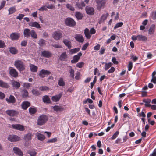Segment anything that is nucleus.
<instances>
[{
  "instance_id": "obj_46",
  "label": "nucleus",
  "mask_w": 156,
  "mask_h": 156,
  "mask_svg": "<svg viewBox=\"0 0 156 156\" xmlns=\"http://www.w3.org/2000/svg\"><path fill=\"white\" fill-rule=\"evenodd\" d=\"M58 84L60 86H64L65 85V83L62 78H60L58 80Z\"/></svg>"
},
{
  "instance_id": "obj_54",
  "label": "nucleus",
  "mask_w": 156,
  "mask_h": 156,
  "mask_svg": "<svg viewBox=\"0 0 156 156\" xmlns=\"http://www.w3.org/2000/svg\"><path fill=\"white\" fill-rule=\"evenodd\" d=\"M66 7L68 9L72 11H73L75 10L74 8L69 4H67Z\"/></svg>"
},
{
  "instance_id": "obj_29",
  "label": "nucleus",
  "mask_w": 156,
  "mask_h": 156,
  "mask_svg": "<svg viewBox=\"0 0 156 156\" xmlns=\"http://www.w3.org/2000/svg\"><path fill=\"white\" fill-rule=\"evenodd\" d=\"M21 92L23 98H25L28 97L29 93L26 90L23 89L22 90Z\"/></svg>"
},
{
  "instance_id": "obj_21",
  "label": "nucleus",
  "mask_w": 156,
  "mask_h": 156,
  "mask_svg": "<svg viewBox=\"0 0 156 156\" xmlns=\"http://www.w3.org/2000/svg\"><path fill=\"white\" fill-rule=\"evenodd\" d=\"M51 53L48 51H42L41 55L43 57L49 58L51 57Z\"/></svg>"
},
{
  "instance_id": "obj_5",
  "label": "nucleus",
  "mask_w": 156,
  "mask_h": 156,
  "mask_svg": "<svg viewBox=\"0 0 156 156\" xmlns=\"http://www.w3.org/2000/svg\"><path fill=\"white\" fill-rule=\"evenodd\" d=\"M51 74V72L47 70L42 69L39 72L38 75L41 78H44L46 75H49Z\"/></svg>"
},
{
  "instance_id": "obj_7",
  "label": "nucleus",
  "mask_w": 156,
  "mask_h": 156,
  "mask_svg": "<svg viewBox=\"0 0 156 156\" xmlns=\"http://www.w3.org/2000/svg\"><path fill=\"white\" fill-rule=\"evenodd\" d=\"M74 38L79 43H83L84 41V38L82 35L80 34H76L75 35Z\"/></svg>"
},
{
  "instance_id": "obj_34",
  "label": "nucleus",
  "mask_w": 156,
  "mask_h": 156,
  "mask_svg": "<svg viewBox=\"0 0 156 156\" xmlns=\"http://www.w3.org/2000/svg\"><path fill=\"white\" fill-rule=\"evenodd\" d=\"M30 113L32 115L34 114L37 111L36 108L34 107H30L29 108Z\"/></svg>"
},
{
  "instance_id": "obj_57",
  "label": "nucleus",
  "mask_w": 156,
  "mask_h": 156,
  "mask_svg": "<svg viewBox=\"0 0 156 156\" xmlns=\"http://www.w3.org/2000/svg\"><path fill=\"white\" fill-rule=\"evenodd\" d=\"M29 154L31 156H35L36 153L35 151L32 150L29 151Z\"/></svg>"
},
{
  "instance_id": "obj_39",
  "label": "nucleus",
  "mask_w": 156,
  "mask_h": 156,
  "mask_svg": "<svg viewBox=\"0 0 156 156\" xmlns=\"http://www.w3.org/2000/svg\"><path fill=\"white\" fill-rule=\"evenodd\" d=\"M143 101L145 103V107H149L151 106V105L149 104L151 101L150 99H144L143 100Z\"/></svg>"
},
{
  "instance_id": "obj_11",
  "label": "nucleus",
  "mask_w": 156,
  "mask_h": 156,
  "mask_svg": "<svg viewBox=\"0 0 156 156\" xmlns=\"http://www.w3.org/2000/svg\"><path fill=\"white\" fill-rule=\"evenodd\" d=\"M9 73L10 75L13 77H16L18 76V72L13 68H11L9 69Z\"/></svg>"
},
{
  "instance_id": "obj_9",
  "label": "nucleus",
  "mask_w": 156,
  "mask_h": 156,
  "mask_svg": "<svg viewBox=\"0 0 156 156\" xmlns=\"http://www.w3.org/2000/svg\"><path fill=\"white\" fill-rule=\"evenodd\" d=\"M6 113L11 116H17L18 112L17 111L13 110H8L6 111Z\"/></svg>"
},
{
  "instance_id": "obj_51",
  "label": "nucleus",
  "mask_w": 156,
  "mask_h": 156,
  "mask_svg": "<svg viewBox=\"0 0 156 156\" xmlns=\"http://www.w3.org/2000/svg\"><path fill=\"white\" fill-rule=\"evenodd\" d=\"M112 66V63L111 62L108 63H106L105 69V70H107Z\"/></svg>"
},
{
  "instance_id": "obj_3",
  "label": "nucleus",
  "mask_w": 156,
  "mask_h": 156,
  "mask_svg": "<svg viewBox=\"0 0 156 156\" xmlns=\"http://www.w3.org/2000/svg\"><path fill=\"white\" fill-rule=\"evenodd\" d=\"M14 65L20 71H23L25 69V65L23 62L21 60L16 61L14 62Z\"/></svg>"
},
{
  "instance_id": "obj_8",
  "label": "nucleus",
  "mask_w": 156,
  "mask_h": 156,
  "mask_svg": "<svg viewBox=\"0 0 156 156\" xmlns=\"http://www.w3.org/2000/svg\"><path fill=\"white\" fill-rule=\"evenodd\" d=\"M8 139L11 142H16L20 140V137L16 135H10Z\"/></svg>"
},
{
  "instance_id": "obj_22",
  "label": "nucleus",
  "mask_w": 156,
  "mask_h": 156,
  "mask_svg": "<svg viewBox=\"0 0 156 156\" xmlns=\"http://www.w3.org/2000/svg\"><path fill=\"white\" fill-rule=\"evenodd\" d=\"M29 25L31 27H34L37 28H40V24L37 22H31L29 23Z\"/></svg>"
},
{
  "instance_id": "obj_24",
  "label": "nucleus",
  "mask_w": 156,
  "mask_h": 156,
  "mask_svg": "<svg viewBox=\"0 0 156 156\" xmlns=\"http://www.w3.org/2000/svg\"><path fill=\"white\" fill-rule=\"evenodd\" d=\"M30 68L31 71L32 72H36L37 71L38 67L34 64H30Z\"/></svg>"
},
{
  "instance_id": "obj_45",
  "label": "nucleus",
  "mask_w": 156,
  "mask_h": 156,
  "mask_svg": "<svg viewBox=\"0 0 156 156\" xmlns=\"http://www.w3.org/2000/svg\"><path fill=\"white\" fill-rule=\"evenodd\" d=\"M38 44L41 46L45 45V40L42 39H40L38 41Z\"/></svg>"
},
{
  "instance_id": "obj_25",
  "label": "nucleus",
  "mask_w": 156,
  "mask_h": 156,
  "mask_svg": "<svg viewBox=\"0 0 156 156\" xmlns=\"http://www.w3.org/2000/svg\"><path fill=\"white\" fill-rule=\"evenodd\" d=\"M9 86L8 83L0 80V87L7 88H9Z\"/></svg>"
},
{
  "instance_id": "obj_52",
  "label": "nucleus",
  "mask_w": 156,
  "mask_h": 156,
  "mask_svg": "<svg viewBox=\"0 0 156 156\" xmlns=\"http://www.w3.org/2000/svg\"><path fill=\"white\" fill-rule=\"evenodd\" d=\"M119 133V131H117L111 137V138L112 140H114L115 139Z\"/></svg>"
},
{
  "instance_id": "obj_17",
  "label": "nucleus",
  "mask_w": 156,
  "mask_h": 156,
  "mask_svg": "<svg viewBox=\"0 0 156 156\" xmlns=\"http://www.w3.org/2000/svg\"><path fill=\"white\" fill-rule=\"evenodd\" d=\"M30 103L28 101H25L22 103L21 106L23 109L26 110L30 106Z\"/></svg>"
},
{
  "instance_id": "obj_6",
  "label": "nucleus",
  "mask_w": 156,
  "mask_h": 156,
  "mask_svg": "<svg viewBox=\"0 0 156 156\" xmlns=\"http://www.w3.org/2000/svg\"><path fill=\"white\" fill-rule=\"evenodd\" d=\"M95 30H84L85 36L88 39L90 38L91 35L95 34Z\"/></svg>"
},
{
  "instance_id": "obj_10",
  "label": "nucleus",
  "mask_w": 156,
  "mask_h": 156,
  "mask_svg": "<svg viewBox=\"0 0 156 156\" xmlns=\"http://www.w3.org/2000/svg\"><path fill=\"white\" fill-rule=\"evenodd\" d=\"M12 127L14 129L21 131H23L25 129L24 126L20 124H13L12 125Z\"/></svg>"
},
{
  "instance_id": "obj_64",
  "label": "nucleus",
  "mask_w": 156,
  "mask_h": 156,
  "mask_svg": "<svg viewBox=\"0 0 156 156\" xmlns=\"http://www.w3.org/2000/svg\"><path fill=\"white\" fill-rule=\"evenodd\" d=\"M152 17L153 20L156 19V11L152 13Z\"/></svg>"
},
{
  "instance_id": "obj_4",
  "label": "nucleus",
  "mask_w": 156,
  "mask_h": 156,
  "mask_svg": "<svg viewBox=\"0 0 156 156\" xmlns=\"http://www.w3.org/2000/svg\"><path fill=\"white\" fill-rule=\"evenodd\" d=\"M65 22L66 25L69 27H74L76 24L75 21L71 18L69 17L66 18L65 20Z\"/></svg>"
},
{
  "instance_id": "obj_35",
  "label": "nucleus",
  "mask_w": 156,
  "mask_h": 156,
  "mask_svg": "<svg viewBox=\"0 0 156 156\" xmlns=\"http://www.w3.org/2000/svg\"><path fill=\"white\" fill-rule=\"evenodd\" d=\"M76 5L77 7L80 9H82L83 7H84L86 6L83 2H81L80 3H76Z\"/></svg>"
},
{
  "instance_id": "obj_37",
  "label": "nucleus",
  "mask_w": 156,
  "mask_h": 156,
  "mask_svg": "<svg viewBox=\"0 0 156 156\" xmlns=\"http://www.w3.org/2000/svg\"><path fill=\"white\" fill-rule=\"evenodd\" d=\"M80 49L79 48H76L71 49L69 50V53L70 54H73L78 52Z\"/></svg>"
},
{
  "instance_id": "obj_26",
  "label": "nucleus",
  "mask_w": 156,
  "mask_h": 156,
  "mask_svg": "<svg viewBox=\"0 0 156 156\" xmlns=\"http://www.w3.org/2000/svg\"><path fill=\"white\" fill-rule=\"evenodd\" d=\"M36 136L37 137V139L40 141H43L45 138V136L40 133H37L35 134Z\"/></svg>"
},
{
  "instance_id": "obj_50",
  "label": "nucleus",
  "mask_w": 156,
  "mask_h": 156,
  "mask_svg": "<svg viewBox=\"0 0 156 156\" xmlns=\"http://www.w3.org/2000/svg\"><path fill=\"white\" fill-rule=\"evenodd\" d=\"M57 141V139L56 137H55L52 139H51L48 140V143H55Z\"/></svg>"
},
{
  "instance_id": "obj_47",
  "label": "nucleus",
  "mask_w": 156,
  "mask_h": 156,
  "mask_svg": "<svg viewBox=\"0 0 156 156\" xmlns=\"http://www.w3.org/2000/svg\"><path fill=\"white\" fill-rule=\"evenodd\" d=\"M39 89L40 90L44 91L48 90L49 88L46 86H42L39 87Z\"/></svg>"
},
{
  "instance_id": "obj_2",
  "label": "nucleus",
  "mask_w": 156,
  "mask_h": 156,
  "mask_svg": "<svg viewBox=\"0 0 156 156\" xmlns=\"http://www.w3.org/2000/svg\"><path fill=\"white\" fill-rule=\"evenodd\" d=\"M24 36L27 37H30V35L31 37L34 38H37V35L35 31L32 30H24Z\"/></svg>"
},
{
  "instance_id": "obj_38",
  "label": "nucleus",
  "mask_w": 156,
  "mask_h": 156,
  "mask_svg": "<svg viewBox=\"0 0 156 156\" xmlns=\"http://www.w3.org/2000/svg\"><path fill=\"white\" fill-rule=\"evenodd\" d=\"M156 74V72L155 71L153 72L152 74V78L151 80V82L154 84L156 83V76H155Z\"/></svg>"
},
{
  "instance_id": "obj_55",
  "label": "nucleus",
  "mask_w": 156,
  "mask_h": 156,
  "mask_svg": "<svg viewBox=\"0 0 156 156\" xmlns=\"http://www.w3.org/2000/svg\"><path fill=\"white\" fill-rule=\"evenodd\" d=\"M132 67H133L132 62L131 61L129 62V63L128 65V70L129 71H130L131 70V69L132 68Z\"/></svg>"
},
{
  "instance_id": "obj_20",
  "label": "nucleus",
  "mask_w": 156,
  "mask_h": 156,
  "mask_svg": "<svg viewBox=\"0 0 156 156\" xmlns=\"http://www.w3.org/2000/svg\"><path fill=\"white\" fill-rule=\"evenodd\" d=\"M63 42L65 45L69 49H70L71 48V42L70 41L67 39H65L63 40Z\"/></svg>"
},
{
  "instance_id": "obj_42",
  "label": "nucleus",
  "mask_w": 156,
  "mask_h": 156,
  "mask_svg": "<svg viewBox=\"0 0 156 156\" xmlns=\"http://www.w3.org/2000/svg\"><path fill=\"white\" fill-rule=\"evenodd\" d=\"M9 51L11 53L13 54H15L17 53L18 51L14 47H11L9 48Z\"/></svg>"
},
{
  "instance_id": "obj_41",
  "label": "nucleus",
  "mask_w": 156,
  "mask_h": 156,
  "mask_svg": "<svg viewBox=\"0 0 156 156\" xmlns=\"http://www.w3.org/2000/svg\"><path fill=\"white\" fill-rule=\"evenodd\" d=\"M80 58L79 56L75 55L73 56V59L71 60L72 63H76L78 62Z\"/></svg>"
},
{
  "instance_id": "obj_60",
  "label": "nucleus",
  "mask_w": 156,
  "mask_h": 156,
  "mask_svg": "<svg viewBox=\"0 0 156 156\" xmlns=\"http://www.w3.org/2000/svg\"><path fill=\"white\" fill-rule=\"evenodd\" d=\"M112 61L115 64H117L118 63V61L116 60V58L115 57H113L112 59Z\"/></svg>"
},
{
  "instance_id": "obj_63",
  "label": "nucleus",
  "mask_w": 156,
  "mask_h": 156,
  "mask_svg": "<svg viewBox=\"0 0 156 156\" xmlns=\"http://www.w3.org/2000/svg\"><path fill=\"white\" fill-rule=\"evenodd\" d=\"M6 3V1H3L1 3V5L0 6V10L3 8Z\"/></svg>"
},
{
  "instance_id": "obj_16",
  "label": "nucleus",
  "mask_w": 156,
  "mask_h": 156,
  "mask_svg": "<svg viewBox=\"0 0 156 156\" xmlns=\"http://www.w3.org/2000/svg\"><path fill=\"white\" fill-rule=\"evenodd\" d=\"M98 6L100 8H104L105 4V2L103 0H95Z\"/></svg>"
},
{
  "instance_id": "obj_32",
  "label": "nucleus",
  "mask_w": 156,
  "mask_h": 156,
  "mask_svg": "<svg viewBox=\"0 0 156 156\" xmlns=\"http://www.w3.org/2000/svg\"><path fill=\"white\" fill-rule=\"evenodd\" d=\"M42 99L43 100V101L44 103H51V101L50 99L48 96L45 95L43 96L42 98Z\"/></svg>"
},
{
  "instance_id": "obj_61",
  "label": "nucleus",
  "mask_w": 156,
  "mask_h": 156,
  "mask_svg": "<svg viewBox=\"0 0 156 156\" xmlns=\"http://www.w3.org/2000/svg\"><path fill=\"white\" fill-rule=\"evenodd\" d=\"M89 45V43H86L84 45H83V46L82 50H85L86 48H87V47Z\"/></svg>"
},
{
  "instance_id": "obj_33",
  "label": "nucleus",
  "mask_w": 156,
  "mask_h": 156,
  "mask_svg": "<svg viewBox=\"0 0 156 156\" xmlns=\"http://www.w3.org/2000/svg\"><path fill=\"white\" fill-rule=\"evenodd\" d=\"M53 110L56 112H61L63 110V108L61 106L55 105L53 107Z\"/></svg>"
},
{
  "instance_id": "obj_56",
  "label": "nucleus",
  "mask_w": 156,
  "mask_h": 156,
  "mask_svg": "<svg viewBox=\"0 0 156 156\" xmlns=\"http://www.w3.org/2000/svg\"><path fill=\"white\" fill-rule=\"evenodd\" d=\"M24 16V15L23 14H20L16 17V19L20 20H21L23 17Z\"/></svg>"
},
{
  "instance_id": "obj_14",
  "label": "nucleus",
  "mask_w": 156,
  "mask_h": 156,
  "mask_svg": "<svg viewBox=\"0 0 156 156\" xmlns=\"http://www.w3.org/2000/svg\"><path fill=\"white\" fill-rule=\"evenodd\" d=\"M6 100L9 103H14L16 101V100L14 97L12 95H10L9 97L6 98Z\"/></svg>"
},
{
  "instance_id": "obj_31",
  "label": "nucleus",
  "mask_w": 156,
  "mask_h": 156,
  "mask_svg": "<svg viewBox=\"0 0 156 156\" xmlns=\"http://www.w3.org/2000/svg\"><path fill=\"white\" fill-rule=\"evenodd\" d=\"M67 58V55L66 52L62 53L60 55L59 59L61 61H65Z\"/></svg>"
},
{
  "instance_id": "obj_36",
  "label": "nucleus",
  "mask_w": 156,
  "mask_h": 156,
  "mask_svg": "<svg viewBox=\"0 0 156 156\" xmlns=\"http://www.w3.org/2000/svg\"><path fill=\"white\" fill-rule=\"evenodd\" d=\"M147 39V38L145 36L142 35H138V40L142 41H146Z\"/></svg>"
},
{
  "instance_id": "obj_44",
  "label": "nucleus",
  "mask_w": 156,
  "mask_h": 156,
  "mask_svg": "<svg viewBox=\"0 0 156 156\" xmlns=\"http://www.w3.org/2000/svg\"><path fill=\"white\" fill-rule=\"evenodd\" d=\"M124 120H129V119H131V117L130 115L127 113H125L123 115Z\"/></svg>"
},
{
  "instance_id": "obj_15",
  "label": "nucleus",
  "mask_w": 156,
  "mask_h": 156,
  "mask_svg": "<svg viewBox=\"0 0 156 156\" xmlns=\"http://www.w3.org/2000/svg\"><path fill=\"white\" fill-rule=\"evenodd\" d=\"M62 96V94L61 93H59L58 94L52 96L51 99L54 102H58L59 100Z\"/></svg>"
},
{
  "instance_id": "obj_19",
  "label": "nucleus",
  "mask_w": 156,
  "mask_h": 156,
  "mask_svg": "<svg viewBox=\"0 0 156 156\" xmlns=\"http://www.w3.org/2000/svg\"><path fill=\"white\" fill-rule=\"evenodd\" d=\"M13 150L14 153L19 156H23V153L19 148L17 147H14L13 149Z\"/></svg>"
},
{
  "instance_id": "obj_40",
  "label": "nucleus",
  "mask_w": 156,
  "mask_h": 156,
  "mask_svg": "<svg viewBox=\"0 0 156 156\" xmlns=\"http://www.w3.org/2000/svg\"><path fill=\"white\" fill-rule=\"evenodd\" d=\"M32 92L33 94L35 96H38L41 94V93L36 89H33Z\"/></svg>"
},
{
  "instance_id": "obj_13",
  "label": "nucleus",
  "mask_w": 156,
  "mask_h": 156,
  "mask_svg": "<svg viewBox=\"0 0 156 156\" xmlns=\"http://www.w3.org/2000/svg\"><path fill=\"white\" fill-rule=\"evenodd\" d=\"M85 10L87 13L89 15H93L94 12V9L91 7L87 6L86 7Z\"/></svg>"
},
{
  "instance_id": "obj_1",
  "label": "nucleus",
  "mask_w": 156,
  "mask_h": 156,
  "mask_svg": "<svg viewBox=\"0 0 156 156\" xmlns=\"http://www.w3.org/2000/svg\"><path fill=\"white\" fill-rule=\"evenodd\" d=\"M48 120V117L46 115H41L38 118L37 123L38 125L41 126L44 125Z\"/></svg>"
},
{
  "instance_id": "obj_12",
  "label": "nucleus",
  "mask_w": 156,
  "mask_h": 156,
  "mask_svg": "<svg viewBox=\"0 0 156 156\" xmlns=\"http://www.w3.org/2000/svg\"><path fill=\"white\" fill-rule=\"evenodd\" d=\"M62 33L60 32H55L52 34L53 38L56 40L60 39L62 37Z\"/></svg>"
},
{
  "instance_id": "obj_27",
  "label": "nucleus",
  "mask_w": 156,
  "mask_h": 156,
  "mask_svg": "<svg viewBox=\"0 0 156 156\" xmlns=\"http://www.w3.org/2000/svg\"><path fill=\"white\" fill-rule=\"evenodd\" d=\"M75 16L78 20H81L83 17V14L79 12H76Z\"/></svg>"
},
{
  "instance_id": "obj_58",
  "label": "nucleus",
  "mask_w": 156,
  "mask_h": 156,
  "mask_svg": "<svg viewBox=\"0 0 156 156\" xmlns=\"http://www.w3.org/2000/svg\"><path fill=\"white\" fill-rule=\"evenodd\" d=\"M84 64V63L83 62H80L77 63L76 64V66L79 68H81L83 67Z\"/></svg>"
},
{
  "instance_id": "obj_59",
  "label": "nucleus",
  "mask_w": 156,
  "mask_h": 156,
  "mask_svg": "<svg viewBox=\"0 0 156 156\" xmlns=\"http://www.w3.org/2000/svg\"><path fill=\"white\" fill-rule=\"evenodd\" d=\"M27 43V41L26 40H23L21 41V45L22 46H26Z\"/></svg>"
},
{
  "instance_id": "obj_48",
  "label": "nucleus",
  "mask_w": 156,
  "mask_h": 156,
  "mask_svg": "<svg viewBox=\"0 0 156 156\" xmlns=\"http://www.w3.org/2000/svg\"><path fill=\"white\" fill-rule=\"evenodd\" d=\"M31 84L30 83H24L23 84V87L27 89H29L30 87Z\"/></svg>"
},
{
  "instance_id": "obj_18",
  "label": "nucleus",
  "mask_w": 156,
  "mask_h": 156,
  "mask_svg": "<svg viewBox=\"0 0 156 156\" xmlns=\"http://www.w3.org/2000/svg\"><path fill=\"white\" fill-rule=\"evenodd\" d=\"M10 36L12 40H17L20 37V34L19 33H12Z\"/></svg>"
},
{
  "instance_id": "obj_28",
  "label": "nucleus",
  "mask_w": 156,
  "mask_h": 156,
  "mask_svg": "<svg viewBox=\"0 0 156 156\" xmlns=\"http://www.w3.org/2000/svg\"><path fill=\"white\" fill-rule=\"evenodd\" d=\"M32 134L29 133L24 136V139L26 141H29L31 140L32 137Z\"/></svg>"
},
{
  "instance_id": "obj_23",
  "label": "nucleus",
  "mask_w": 156,
  "mask_h": 156,
  "mask_svg": "<svg viewBox=\"0 0 156 156\" xmlns=\"http://www.w3.org/2000/svg\"><path fill=\"white\" fill-rule=\"evenodd\" d=\"M109 14L108 13L103 14L101 16V19L99 22V23L100 24L102 23L105 20H106Z\"/></svg>"
},
{
  "instance_id": "obj_49",
  "label": "nucleus",
  "mask_w": 156,
  "mask_h": 156,
  "mask_svg": "<svg viewBox=\"0 0 156 156\" xmlns=\"http://www.w3.org/2000/svg\"><path fill=\"white\" fill-rule=\"evenodd\" d=\"M69 72L70 73V76L72 78H74V70L71 68V69L69 70Z\"/></svg>"
},
{
  "instance_id": "obj_62",
  "label": "nucleus",
  "mask_w": 156,
  "mask_h": 156,
  "mask_svg": "<svg viewBox=\"0 0 156 156\" xmlns=\"http://www.w3.org/2000/svg\"><path fill=\"white\" fill-rule=\"evenodd\" d=\"M5 44L3 41L0 40V48H3L5 46Z\"/></svg>"
},
{
  "instance_id": "obj_53",
  "label": "nucleus",
  "mask_w": 156,
  "mask_h": 156,
  "mask_svg": "<svg viewBox=\"0 0 156 156\" xmlns=\"http://www.w3.org/2000/svg\"><path fill=\"white\" fill-rule=\"evenodd\" d=\"M123 24V23L122 22H119L117 23L114 27V28L116 29L122 27Z\"/></svg>"
},
{
  "instance_id": "obj_43",
  "label": "nucleus",
  "mask_w": 156,
  "mask_h": 156,
  "mask_svg": "<svg viewBox=\"0 0 156 156\" xmlns=\"http://www.w3.org/2000/svg\"><path fill=\"white\" fill-rule=\"evenodd\" d=\"M9 14H12L14 13L16 11V9L15 7H12L10 8L8 10Z\"/></svg>"
},
{
  "instance_id": "obj_30",
  "label": "nucleus",
  "mask_w": 156,
  "mask_h": 156,
  "mask_svg": "<svg viewBox=\"0 0 156 156\" xmlns=\"http://www.w3.org/2000/svg\"><path fill=\"white\" fill-rule=\"evenodd\" d=\"M12 87L16 89L19 88L20 86V83L19 82L16 81H13L12 83Z\"/></svg>"
}]
</instances>
